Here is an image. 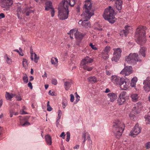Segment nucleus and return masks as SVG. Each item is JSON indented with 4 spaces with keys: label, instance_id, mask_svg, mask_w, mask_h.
Listing matches in <instances>:
<instances>
[{
    "label": "nucleus",
    "instance_id": "f257e3e1",
    "mask_svg": "<svg viewBox=\"0 0 150 150\" xmlns=\"http://www.w3.org/2000/svg\"><path fill=\"white\" fill-rule=\"evenodd\" d=\"M92 7V4L90 1H85L83 7V11L81 15L84 19L83 21L81 20L78 22L79 24L81 25L86 28H90L91 27V24L88 20L94 15L93 11L91 9Z\"/></svg>",
    "mask_w": 150,
    "mask_h": 150
},
{
    "label": "nucleus",
    "instance_id": "f03ea898",
    "mask_svg": "<svg viewBox=\"0 0 150 150\" xmlns=\"http://www.w3.org/2000/svg\"><path fill=\"white\" fill-rule=\"evenodd\" d=\"M146 27L140 25L137 29L136 33L139 35L136 42L138 44L142 46L144 45L146 43L145 30Z\"/></svg>",
    "mask_w": 150,
    "mask_h": 150
},
{
    "label": "nucleus",
    "instance_id": "7ed1b4c3",
    "mask_svg": "<svg viewBox=\"0 0 150 150\" xmlns=\"http://www.w3.org/2000/svg\"><path fill=\"white\" fill-rule=\"evenodd\" d=\"M113 132L115 135L117 137H120L122 135L124 129L125 125L122 121L115 120L113 125Z\"/></svg>",
    "mask_w": 150,
    "mask_h": 150
},
{
    "label": "nucleus",
    "instance_id": "20e7f679",
    "mask_svg": "<svg viewBox=\"0 0 150 150\" xmlns=\"http://www.w3.org/2000/svg\"><path fill=\"white\" fill-rule=\"evenodd\" d=\"M115 11L111 6L105 10L103 16L105 20H108L110 23H113L116 21L115 17Z\"/></svg>",
    "mask_w": 150,
    "mask_h": 150
},
{
    "label": "nucleus",
    "instance_id": "39448f33",
    "mask_svg": "<svg viewBox=\"0 0 150 150\" xmlns=\"http://www.w3.org/2000/svg\"><path fill=\"white\" fill-rule=\"evenodd\" d=\"M125 60L128 64L132 65L136 64L138 62H141V59L139 57L137 53H130L125 57Z\"/></svg>",
    "mask_w": 150,
    "mask_h": 150
},
{
    "label": "nucleus",
    "instance_id": "423d86ee",
    "mask_svg": "<svg viewBox=\"0 0 150 150\" xmlns=\"http://www.w3.org/2000/svg\"><path fill=\"white\" fill-rule=\"evenodd\" d=\"M93 61V59L88 57H85L82 60L81 63V68L84 70L88 71H91L93 69L92 67H90L87 66V64L88 63H91Z\"/></svg>",
    "mask_w": 150,
    "mask_h": 150
},
{
    "label": "nucleus",
    "instance_id": "0eeeda50",
    "mask_svg": "<svg viewBox=\"0 0 150 150\" xmlns=\"http://www.w3.org/2000/svg\"><path fill=\"white\" fill-rule=\"evenodd\" d=\"M0 3L4 10L7 11L9 10L13 2L12 0H0Z\"/></svg>",
    "mask_w": 150,
    "mask_h": 150
},
{
    "label": "nucleus",
    "instance_id": "6e6552de",
    "mask_svg": "<svg viewBox=\"0 0 150 150\" xmlns=\"http://www.w3.org/2000/svg\"><path fill=\"white\" fill-rule=\"evenodd\" d=\"M58 10V16L60 19L64 20L68 18L69 11H67L62 9L61 7H59Z\"/></svg>",
    "mask_w": 150,
    "mask_h": 150
},
{
    "label": "nucleus",
    "instance_id": "1a4fd4ad",
    "mask_svg": "<svg viewBox=\"0 0 150 150\" xmlns=\"http://www.w3.org/2000/svg\"><path fill=\"white\" fill-rule=\"evenodd\" d=\"M126 92L125 91L121 92L118 96L117 102L119 105L124 104L126 101L125 95Z\"/></svg>",
    "mask_w": 150,
    "mask_h": 150
},
{
    "label": "nucleus",
    "instance_id": "9d476101",
    "mask_svg": "<svg viewBox=\"0 0 150 150\" xmlns=\"http://www.w3.org/2000/svg\"><path fill=\"white\" fill-rule=\"evenodd\" d=\"M70 33H72V35H74L77 40L80 42L85 36V34H83L79 31H76L72 29L70 31Z\"/></svg>",
    "mask_w": 150,
    "mask_h": 150
},
{
    "label": "nucleus",
    "instance_id": "9b49d317",
    "mask_svg": "<svg viewBox=\"0 0 150 150\" xmlns=\"http://www.w3.org/2000/svg\"><path fill=\"white\" fill-rule=\"evenodd\" d=\"M141 129L139 127V125L137 123L129 133V135L135 137L141 132Z\"/></svg>",
    "mask_w": 150,
    "mask_h": 150
},
{
    "label": "nucleus",
    "instance_id": "f8f14e48",
    "mask_svg": "<svg viewBox=\"0 0 150 150\" xmlns=\"http://www.w3.org/2000/svg\"><path fill=\"white\" fill-rule=\"evenodd\" d=\"M71 1L73 2L72 4H71V1L70 0H64L63 6H59V7H61L62 9L67 11H69V6L70 5L71 6H73L74 5L75 3V0H71Z\"/></svg>",
    "mask_w": 150,
    "mask_h": 150
},
{
    "label": "nucleus",
    "instance_id": "ddd939ff",
    "mask_svg": "<svg viewBox=\"0 0 150 150\" xmlns=\"http://www.w3.org/2000/svg\"><path fill=\"white\" fill-rule=\"evenodd\" d=\"M129 85V80L125 79L123 78L121 81L119 85L120 86V88L122 90H126Z\"/></svg>",
    "mask_w": 150,
    "mask_h": 150
},
{
    "label": "nucleus",
    "instance_id": "4468645a",
    "mask_svg": "<svg viewBox=\"0 0 150 150\" xmlns=\"http://www.w3.org/2000/svg\"><path fill=\"white\" fill-rule=\"evenodd\" d=\"M133 72L132 68L131 66H126L120 72V74L128 76Z\"/></svg>",
    "mask_w": 150,
    "mask_h": 150
},
{
    "label": "nucleus",
    "instance_id": "2eb2a0df",
    "mask_svg": "<svg viewBox=\"0 0 150 150\" xmlns=\"http://www.w3.org/2000/svg\"><path fill=\"white\" fill-rule=\"evenodd\" d=\"M123 78L120 77L117 75H112L110 78L111 81L114 84L119 85Z\"/></svg>",
    "mask_w": 150,
    "mask_h": 150
},
{
    "label": "nucleus",
    "instance_id": "dca6fc26",
    "mask_svg": "<svg viewBox=\"0 0 150 150\" xmlns=\"http://www.w3.org/2000/svg\"><path fill=\"white\" fill-rule=\"evenodd\" d=\"M30 116H26L24 117L22 119H21L20 123L22 126H26L30 125V124L28 122V120L29 119Z\"/></svg>",
    "mask_w": 150,
    "mask_h": 150
},
{
    "label": "nucleus",
    "instance_id": "f3484780",
    "mask_svg": "<svg viewBox=\"0 0 150 150\" xmlns=\"http://www.w3.org/2000/svg\"><path fill=\"white\" fill-rule=\"evenodd\" d=\"M111 1H116V2L115 4V6L118 10L119 12H121V10L122 8V0H110Z\"/></svg>",
    "mask_w": 150,
    "mask_h": 150
},
{
    "label": "nucleus",
    "instance_id": "a211bd4d",
    "mask_svg": "<svg viewBox=\"0 0 150 150\" xmlns=\"http://www.w3.org/2000/svg\"><path fill=\"white\" fill-rule=\"evenodd\" d=\"M31 7H26L23 9L22 11L23 13H25L26 16H29L30 13L33 12V11L30 9L32 8Z\"/></svg>",
    "mask_w": 150,
    "mask_h": 150
},
{
    "label": "nucleus",
    "instance_id": "6ab92c4d",
    "mask_svg": "<svg viewBox=\"0 0 150 150\" xmlns=\"http://www.w3.org/2000/svg\"><path fill=\"white\" fill-rule=\"evenodd\" d=\"M108 97L110 98V102H113L117 98L116 94L113 93H110L107 94Z\"/></svg>",
    "mask_w": 150,
    "mask_h": 150
},
{
    "label": "nucleus",
    "instance_id": "aec40b11",
    "mask_svg": "<svg viewBox=\"0 0 150 150\" xmlns=\"http://www.w3.org/2000/svg\"><path fill=\"white\" fill-rule=\"evenodd\" d=\"M129 26L127 25L125 26V29H124L120 31V35H122L124 34L125 36L126 37L129 32Z\"/></svg>",
    "mask_w": 150,
    "mask_h": 150
},
{
    "label": "nucleus",
    "instance_id": "412c9836",
    "mask_svg": "<svg viewBox=\"0 0 150 150\" xmlns=\"http://www.w3.org/2000/svg\"><path fill=\"white\" fill-rule=\"evenodd\" d=\"M53 8L52 7V3L50 1H47L45 3V10L48 11L50 9H52Z\"/></svg>",
    "mask_w": 150,
    "mask_h": 150
},
{
    "label": "nucleus",
    "instance_id": "4be33fe9",
    "mask_svg": "<svg viewBox=\"0 0 150 150\" xmlns=\"http://www.w3.org/2000/svg\"><path fill=\"white\" fill-rule=\"evenodd\" d=\"M147 48L144 47H141L139 52V54L141 55L144 57L146 56L145 52L146 51Z\"/></svg>",
    "mask_w": 150,
    "mask_h": 150
},
{
    "label": "nucleus",
    "instance_id": "5701e85b",
    "mask_svg": "<svg viewBox=\"0 0 150 150\" xmlns=\"http://www.w3.org/2000/svg\"><path fill=\"white\" fill-rule=\"evenodd\" d=\"M45 137L47 144L49 145H51L52 142L51 137L50 135L49 134H47L45 135Z\"/></svg>",
    "mask_w": 150,
    "mask_h": 150
},
{
    "label": "nucleus",
    "instance_id": "b1692460",
    "mask_svg": "<svg viewBox=\"0 0 150 150\" xmlns=\"http://www.w3.org/2000/svg\"><path fill=\"white\" fill-rule=\"evenodd\" d=\"M15 95V94L13 93H10L6 92L5 94V97L6 100H11V98Z\"/></svg>",
    "mask_w": 150,
    "mask_h": 150
},
{
    "label": "nucleus",
    "instance_id": "393cba45",
    "mask_svg": "<svg viewBox=\"0 0 150 150\" xmlns=\"http://www.w3.org/2000/svg\"><path fill=\"white\" fill-rule=\"evenodd\" d=\"M72 83L71 81H66L64 82V86H65V89L68 91L69 88L70 87Z\"/></svg>",
    "mask_w": 150,
    "mask_h": 150
},
{
    "label": "nucleus",
    "instance_id": "a878e982",
    "mask_svg": "<svg viewBox=\"0 0 150 150\" xmlns=\"http://www.w3.org/2000/svg\"><path fill=\"white\" fill-rule=\"evenodd\" d=\"M133 102H136L138 100L139 97L138 94L137 93H132L130 96Z\"/></svg>",
    "mask_w": 150,
    "mask_h": 150
},
{
    "label": "nucleus",
    "instance_id": "bb28decb",
    "mask_svg": "<svg viewBox=\"0 0 150 150\" xmlns=\"http://www.w3.org/2000/svg\"><path fill=\"white\" fill-rule=\"evenodd\" d=\"M137 81V77H133L131 80L130 83L131 86L133 87H135L136 86V83Z\"/></svg>",
    "mask_w": 150,
    "mask_h": 150
},
{
    "label": "nucleus",
    "instance_id": "cd10ccee",
    "mask_svg": "<svg viewBox=\"0 0 150 150\" xmlns=\"http://www.w3.org/2000/svg\"><path fill=\"white\" fill-rule=\"evenodd\" d=\"M120 56L121 55L120 54H113V57L112 58V60L117 62L119 60Z\"/></svg>",
    "mask_w": 150,
    "mask_h": 150
},
{
    "label": "nucleus",
    "instance_id": "c85d7f7f",
    "mask_svg": "<svg viewBox=\"0 0 150 150\" xmlns=\"http://www.w3.org/2000/svg\"><path fill=\"white\" fill-rule=\"evenodd\" d=\"M88 81L91 83H95L97 82L96 78L95 76H90L88 78Z\"/></svg>",
    "mask_w": 150,
    "mask_h": 150
},
{
    "label": "nucleus",
    "instance_id": "c756f323",
    "mask_svg": "<svg viewBox=\"0 0 150 150\" xmlns=\"http://www.w3.org/2000/svg\"><path fill=\"white\" fill-rule=\"evenodd\" d=\"M114 52L113 54H118L121 55V54L122 52V50L120 48H114L113 49Z\"/></svg>",
    "mask_w": 150,
    "mask_h": 150
},
{
    "label": "nucleus",
    "instance_id": "7c9ffc66",
    "mask_svg": "<svg viewBox=\"0 0 150 150\" xmlns=\"http://www.w3.org/2000/svg\"><path fill=\"white\" fill-rule=\"evenodd\" d=\"M51 62L52 64L57 65L58 64V59L56 58L52 57L51 59Z\"/></svg>",
    "mask_w": 150,
    "mask_h": 150
},
{
    "label": "nucleus",
    "instance_id": "2f4dec72",
    "mask_svg": "<svg viewBox=\"0 0 150 150\" xmlns=\"http://www.w3.org/2000/svg\"><path fill=\"white\" fill-rule=\"evenodd\" d=\"M102 56L103 58L105 59H107L109 57L108 53L105 52L103 51L101 53Z\"/></svg>",
    "mask_w": 150,
    "mask_h": 150
},
{
    "label": "nucleus",
    "instance_id": "473e14b6",
    "mask_svg": "<svg viewBox=\"0 0 150 150\" xmlns=\"http://www.w3.org/2000/svg\"><path fill=\"white\" fill-rule=\"evenodd\" d=\"M144 85L143 86L144 90L146 92H148L150 91V86L149 85L147 84H144Z\"/></svg>",
    "mask_w": 150,
    "mask_h": 150
},
{
    "label": "nucleus",
    "instance_id": "72a5a7b5",
    "mask_svg": "<svg viewBox=\"0 0 150 150\" xmlns=\"http://www.w3.org/2000/svg\"><path fill=\"white\" fill-rule=\"evenodd\" d=\"M4 58L6 59L7 62L8 64H11V59L8 57L7 54L5 55Z\"/></svg>",
    "mask_w": 150,
    "mask_h": 150
},
{
    "label": "nucleus",
    "instance_id": "f704fd0d",
    "mask_svg": "<svg viewBox=\"0 0 150 150\" xmlns=\"http://www.w3.org/2000/svg\"><path fill=\"white\" fill-rule=\"evenodd\" d=\"M87 134V133L85 131H84L82 134V139H83V143H84L86 140V136Z\"/></svg>",
    "mask_w": 150,
    "mask_h": 150
},
{
    "label": "nucleus",
    "instance_id": "c9c22d12",
    "mask_svg": "<svg viewBox=\"0 0 150 150\" xmlns=\"http://www.w3.org/2000/svg\"><path fill=\"white\" fill-rule=\"evenodd\" d=\"M22 9L20 7H18L17 11V16L18 17V18H20V14L22 13Z\"/></svg>",
    "mask_w": 150,
    "mask_h": 150
},
{
    "label": "nucleus",
    "instance_id": "e433bc0d",
    "mask_svg": "<svg viewBox=\"0 0 150 150\" xmlns=\"http://www.w3.org/2000/svg\"><path fill=\"white\" fill-rule=\"evenodd\" d=\"M23 65L25 68H27L28 66V64L26 59L25 58L23 59Z\"/></svg>",
    "mask_w": 150,
    "mask_h": 150
},
{
    "label": "nucleus",
    "instance_id": "4c0bfd02",
    "mask_svg": "<svg viewBox=\"0 0 150 150\" xmlns=\"http://www.w3.org/2000/svg\"><path fill=\"white\" fill-rule=\"evenodd\" d=\"M110 46H107L105 47L104 50L102 51L108 53L110 50Z\"/></svg>",
    "mask_w": 150,
    "mask_h": 150
},
{
    "label": "nucleus",
    "instance_id": "58836bf2",
    "mask_svg": "<svg viewBox=\"0 0 150 150\" xmlns=\"http://www.w3.org/2000/svg\"><path fill=\"white\" fill-rule=\"evenodd\" d=\"M143 84H147L150 85V79L149 77H148L146 80L144 81Z\"/></svg>",
    "mask_w": 150,
    "mask_h": 150
},
{
    "label": "nucleus",
    "instance_id": "ea45409f",
    "mask_svg": "<svg viewBox=\"0 0 150 150\" xmlns=\"http://www.w3.org/2000/svg\"><path fill=\"white\" fill-rule=\"evenodd\" d=\"M33 57H34V58L33 60H34V61L35 63H37L38 62V59L39 58V57H37V54L35 53H34Z\"/></svg>",
    "mask_w": 150,
    "mask_h": 150
},
{
    "label": "nucleus",
    "instance_id": "a19ab883",
    "mask_svg": "<svg viewBox=\"0 0 150 150\" xmlns=\"http://www.w3.org/2000/svg\"><path fill=\"white\" fill-rule=\"evenodd\" d=\"M23 80L24 82L27 83L28 82V79L26 74H25V76H24L23 78Z\"/></svg>",
    "mask_w": 150,
    "mask_h": 150
},
{
    "label": "nucleus",
    "instance_id": "79ce46f5",
    "mask_svg": "<svg viewBox=\"0 0 150 150\" xmlns=\"http://www.w3.org/2000/svg\"><path fill=\"white\" fill-rule=\"evenodd\" d=\"M144 117L145 118L146 123L150 124V115L147 116H145Z\"/></svg>",
    "mask_w": 150,
    "mask_h": 150
},
{
    "label": "nucleus",
    "instance_id": "37998d69",
    "mask_svg": "<svg viewBox=\"0 0 150 150\" xmlns=\"http://www.w3.org/2000/svg\"><path fill=\"white\" fill-rule=\"evenodd\" d=\"M49 101H48L47 102V111H51L52 110V108L51 107L50 105L49 104Z\"/></svg>",
    "mask_w": 150,
    "mask_h": 150
},
{
    "label": "nucleus",
    "instance_id": "c03bdc74",
    "mask_svg": "<svg viewBox=\"0 0 150 150\" xmlns=\"http://www.w3.org/2000/svg\"><path fill=\"white\" fill-rule=\"evenodd\" d=\"M9 112L10 113V117H13V115H17L18 114V112H13L12 110H11Z\"/></svg>",
    "mask_w": 150,
    "mask_h": 150
},
{
    "label": "nucleus",
    "instance_id": "a18cd8bd",
    "mask_svg": "<svg viewBox=\"0 0 150 150\" xmlns=\"http://www.w3.org/2000/svg\"><path fill=\"white\" fill-rule=\"evenodd\" d=\"M30 52L31 54L30 59L31 60H33V54L34 53L33 52V49L32 48H30Z\"/></svg>",
    "mask_w": 150,
    "mask_h": 150
},
{
    "label": "nucleus",
    "instance_id": "49530a36",
    "mask_svg": "<svg viewBox=\"0 0 150 150\" xmlns=\"http://www.w3.org/2000/svg\"><path fill=\"white\" fill-rule=\"evenodd\" d=\"M52 83L54 85H56L57 84V81L56 79H53L51 80Z\"/></svg>",
    "mask_w": 150,
    "mask_h": 150
},
{
    "label": "nucleus",
    "instance_id": "de8ad7c7",
    "mask_svg": "<svg viewBox=\"0 0 150 150\" xmlns=\"http://www.w3.org/2000/svg\"><path fill=\"white\" fill-rule=\"evenodd\" d=\"M67 134V138L66 139V141L68 142L69 141L70 138V133L69 132H67L66 133Z\"/></svg>",
    "mask_w": 150,
    "mask_h": 150
},
{
    "label": "nucleus",
    "instance_id": "09e8293b",
    "mask_svg": "<svg viewBox=\"0 0 150 150\" xmlns=\"http://www.w3.org/2000/svg\"><path fill=\"white\" fill-rule=\"evenodd\" d=\"M90 46L92 49L94 50H97V48L95 46V45H93L92 43H91L89 45Z\"/></svg>",
    "mask_w": 150,
    "mask_h": 150
},
{
    "label": "nucleus",
    "instance_id": "8fccbe9b",
    "mask_svg": "<svg viewBox=\"0 0 150 150\" xmlns=\"http://www.w3.org/2000/svg\"><path fill=\"white\" fill-rule=\"evenodd\" d=\"M145 147L147 149L150 148V142H147L145 144Z\"/></svg>",
    "mask_w": 150,
    "mask_h": 150
},
{
    "label": "nucleus",
    "instance_id": "3c124183",
    "mask_svg": "<svg viewBox=\"0 0 150 150\" xmlns=\"http://www.w3.org/2000/svg\"><path fill=\"white\" fill-rule=\"evenodd\" d=\"M70 97H71L70 99V101L71 102H73L74 101V96L73 94H71L70 95Z\"/></svg>",
    "mask_w": 150,
    "mask_h": 150
},
{
    "label": "nucleus",
    "instance_id": "603ef678",
    "mask_svg": "<svg viewBox=\"0 0 150 150\" xmlns=\"http://www.w3.org/2000/svg\"><path fill=\"white\" fill-rule=\"evenodd\" d=\"M19 50L20 51V52L18 53L21 56H23L24 55V54L22 52V49L20 47L19 48Z\"/></svg>",
    "mask_w": 150,
    "mask_h": 150
},
{
    "label": "nucleus",
    "instance_id": "864d4df0",
    "mask_svg": "<svg viewBox=\"0 0 150 150\" xmlns=\"http://www.w3.org/2000/svg\"><path fill=\"white\" fill-rule=\"evenodd\" d=\"M51 16L53 17L54 16V9L52 8L51 10Z\"/></svg>",
    "mask_w": 150,
    "mask_h": 150
},
{
    "label": "nucleus",
    "instance_id": "5fc2aeb1",
    "mask_svg": "<svg viewBox=\"0 0 150 150\" xmlns=\"http://www.w3.org/2000/svg\"><path fill=\"white\" fill-rule=\"evenodd\" d=\"M20 113L22 115L28 114V113L25 112L23 110H20Z\"/></svg>",
    "mask_w": 150,
    "mask_h": 150
},
{
    "label": "nucleus",
    "instance_id": "6e6d98bb",
    "mask_svg": "<svg viewBox=\"0 0 150 150\" xmlns=\"http://www.w3.org/2000/svg\"><path fill=\"white\" fill-rule=\"evenodd\" d=\"M80 98V96H79V95L77 94L76 96V103L78 102V101L79 100Z\"/></svg>",
    "mask_w": 150,
    "mask_h": 150
},
{
    "label": "nucleus",
    "instance_id": "4d7b16f0",
    "mask_svg": "<svg viewBox=\"0 0 150 150\" xmlns=\"http://www.w3.org/2000/svg\"><path fill=\"white\" fill-rule=\"evenodd\" d=\"M65 133L64 132H62L60 135V137H61L63 139H64L65 137Z\"/></svg>",
    "mask_w": 150,
    "mask_h": 150
},
{
    "label": "nucleus",
    "instance_id": "13d9d810",
    "mask_svg": "<svg viewBox=\"0 0 150 150\" xmlns=\"http://www.w3.org/2000/svg\"><path fill=\"white\" fill-rule=\"evenodd\" d=\"M28 86L31 89H32L33 88V86L32 85V84L31 82H29L28 84Z\"/></svg>",
    "mask_w": 150,
    "mask_h": 150
},
{
    "label": "nucleus",
    "instance_id": "bf43d9fd",
    "mask_svg": "<svg viewBox=\"0 0 150 150\" xmlns=\"http://www.w3.org/2000/svg\"><path fill=\"white\" fill-rule=\"evenodd\" d=\"M49 94L52 96H53L54 95V93L51 91V90L49 91Z\"/></svg>",
    "mask_w": 150,
    "mask_h": 150
},
{
    "label": "nucleus",
    "instance_id": "052dcab7",
    "mask_svg": "<svg viewBox=\"0 0 150 150\" xmlns=\"http://www.w3.org/2000/svg\"><path fill=\"white\" fill-rule=\"evenodd\" d=\"M5 17V15L3 13H1L0 14V19L3 18Z\"/></svg>",
    "mask_w": 150,
    "mask_h": 150
},
{
    "label": "nucleus",
    "instance_id": "680f3d73",
    "mask_svg": "<svg viewBox=\"0 0 150 150\" xmlns=\"http://www.w3.org/2000/svg\"><path fill=\"white\" fill-rule=\"evenodd\" d=\"M62 107L63 108H64L67 105V103H66L63 102L62 103Z\"/></svg>",
    "mask_w": 150,
    "mask_h": 150
},
{
    "label": "nucleus",
    "instance_id": "e2e57ef3",
    "mask_svg": "<svg viewBox=\"0 0 150 150\" xmlns=\"http://www.w3.org/2000/svg\"><path fill=\"white\" fill-rule=\"evenodd\" d=\"M16 99L17 100L20 101L22 99L20 96H16Z\"/></svg>",
    "mask_w": 150,
    "mask_h": 150
},
{
    "label": "nucleus",
    "instance_id": "0e129e2a",
    "mask_svg": "<svg viewBox=\"0 0 150 150\" xmlns=\"http://www.w3.org/2000/svg\"><path fill=\"white\" fill-rule=\"evenodd\" d=\"M106 74L108 75H110L111 74V73L110 71L108 70H106Z\"/></svg>",
    "mask_w": 150,
    "mask_h": 150
},
{
    "label": "nucleus",
    "instance_id": "69168bd1",
    "mask_svg": "<svg viewBox=\"0 0 150 150\" xmlns=\"http://www.w3.org/2000/svg\"><path fill=\"white\" fill-rule=\"evenodd\" d=\"M47 73L45 72V74H44L42 75V77H43V78H45V77H47Z\"/></svg>",
    "mask_w": 150,
    "mask_h": 150
},
{
    "label": "nucleus",
    "instance_id": "338daca9",
    "mask_svg": "<svg viewBox=\"0 0 150 150\" xmlns=\"http://www.w3.org/2000/svg\"><path fill=\"white\" fill-rule=\"evenodd\" d=\"M110 92V90L108 88H107L106 89L105 91V93H108Z\"/></svg>",
    "mask_w": 150,
    "mask_h": 150
},
{
    "label": "nucleus",
    "instance_id": "774afa93",
    "mask_svg": "<svg viewBox=\"0 0 150 150\" xmlns=\"http://www.w3.org/2000/svg\"><path fill=\"white\" fill-rule=\"evenodd\" d=\"M79 145H76L74 147V149H78L79 148Z\"/></svg>",
    "mask_w": 150,
    "mask_h": 150
}]
</instances>
